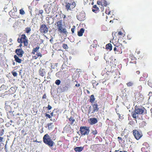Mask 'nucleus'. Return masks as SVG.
Segmentation results:
<instances>
[{
    "instance_id": "3",
    "label": "nucleus",
    "mask_w": 152,
    "mask_h": 152,
    "mask_svg": "<svg viewBox=\"0 0 152 152\" xmlns=\"http://www.w3.org/2000/svg\"><path fill=\"white\" fill-rule=\"evenodd\" d=\"M44 142L49 147L53 146L54 143V142L51 139L49 135L47 134L44 135L43 137Z\"/></svg>"
},
{
    "instance_id": "28",
    "label": "nucleus",
    "mask_w": 152,
    "mask_h": 152,
    "mask_svg": "<svg viewBox=\"0 0 152 152\" xmlns=\"http://www.w3.org/2000/svg\"><path fill=\"white\" fill-rule=\"evenodd\" d=\"M115 35H117V36H120L121 35L122 36H123L124 35V33L121 32V31H119L118 32H116L115 33Z\"/></svg>"
},
{
    "instance_id": "49",
    "label": "nucleus",
    "mask_w": 152,
    "mask_h": 152,
    "mask_svg": "<svg viewBox=\"0 0 152 152\" xmlns=\"http://www.w3.org/2000/svg\"><path fill=\"white\" fill-rule=\"evenodd\" d=\"M106 75H107V78H106V79L105 80V81H106V80H107L108 79H109V78H110V76H109V75L108 74H106Z\"/></svg>"
},
{
    "instance_id": "51",
    "label": "nucleus",
    "mask_w": 152,
    "mask_h": 152,
    "mask_svg": "<svg viewBox=\"0 0 152 152\" xmlns=\"http://www.w3.org/2000/svg\"><path fill=\"white\" fill-rule=\"evenodd\" d=\"M3 137H0V142H3Z\"/></svg>"
},
{
    "instance_id": "35",
    "label": "nucleus",
    "mask_w": 152,
    "mask_h": 152,
    "mask_svg": "<svg viewBox=\"0 0 152 152\" xmlns=\"http://www.w3.org/2000/svg\"><path fill=\"white\" fill-rule=\"evenodd\" d=\"M20 14L22 15H23L25 14V12L24 10L21 9L19 10Z\"/></svg>"
},
{
    "instance_id": "6",
    "label": "nucleus",
    "mask_w": 152,
    "mask_h": 152,
    "mask_svg": "<svg viewBox=\"0 0 152 152\" xmlns=\"http://www.w3.org/2000/svg\"><path fill=\"white\" fill-rule=\"evenodd\" d=\"M114 45L115 47L114 48V50L115 53H121L122 52V50L124 48V47L122 44L120 43H116Z\"/></svg>"
},
{
    "instance_id": "34",
    "label": "nucleus",
    "mask_w": 152,
    "mask_h": 152,
    "mask_svg": "<svg viewBox=\"0 0 152 152\" xmlns=\"http://www.w3.org/2000/svg\"><path fill=\"white\" fill-rule=\"evenodd\" d=\"M62 47L65 49H67L68 48L67 45L65 44H63Z\"/></svg>"
},
{
    "instance_id": "1",
    "label": "nucleus",
    "mask_w": 152,
    "mask_h": 152,
    "mask_svg": "<svg viewBox=\"0 0 152 152\" xmlns=\"http://www.w3.org/2000/svg\"><path fill=\"white\" fill-rule=\"evenodd\" d=\"M145 110L144 107L139 108L136 106L134 107V111L132 113V116L133 118H138L139 115L142 114Z\"/></svg>"
},
{
    "instance_id": "43",
    "label": "nucleus",
    "mask_w": 152,
    "mask_h": 152,
    "mask_svg": "<svg viewBox=\"0 0 152 152\" xmlns=\"http://www.w3.org/2000/svg\"><path fill=\"white\" fill-rule=\"evenodd\" d=\"M12 73L14 77H16L17 75V73L15 72H12Z\"/></svg>"
},
{
    "instance_id": "41",
    "label": "nucleus",
    "mask_w": 152,
    "mask_h": 152,
    "mask_svg": "<svg viewBox=\"0 0 152 152\" xmlns=\"http://www.w3.org/2000/svg\"><path fill=\"white\" fill-rule=\"evenodd\" d=\"M105 13L107 15H109L110 13V11L109 10V9H106L105 11Z\"/></svg>"
},
{
    "instance_id": "26",
    "label": "nucleus",
    "mask_w": 152,
    "mask_h": 152,
    "mask_svg": "<svg viewBox=\"0 0 152 152\" xmlns=\"http://www.w3.org/2000/svg\"><path fill=\"white\" fill-rule=\"evenodd\" d=\"M93 8L94 9H93L92 10V11L96 13L99 9L97 7V6L96 5H94L93 6Z\"/></svg>"
},
{
    "instance_id": "18",
    "label": "nucleus",
    "mask_w": 152,
    "mask_h": 152,
    "mask_svg": "<svg viewBox=\"0 0 152 152\" xmlns=\"http://www.w3.org/2000/svg\"><path fill=\"white\" fill-rule=\"evenodd\" d=\"M90 124H94L97 122V119L95 118H91L90 119Z\"/></svg>"
},
{
    "instance_id": "50",
    "label": "nucleus",
    "mask_w": 152,
    "mask_h": 152,
    "mask_svg": "<svg viewBox=\"0 0 152 152\" xmlns=\"http://www.w3.org/2000/svg\"><path fill=\"white\" fill-rule=\"evenodd\" d=\"M53 37H52L51 39L50 40V42L51 43H53Z\"/></svg>"
},
{
    "instance_id": "10",
    "label": "nucleus",
    "mask_w": 152,
    "mask_h": 152,
    "mask_svg": "<svg viewBox=\"0 0 152 152\" xmlns=\"http://www.w3.org/2000/svg\"><path fill=\"white\" fill-rule=\"evenodd\" d=\"M80 131L82 135H88L90 132L89 127L86 126L81 127L80 128Z\"/></svg>"
},
{
    "instance_id": "44",
    "label": "nucleus",
    "mask_w": 152,
    "mask_h": 152,
    "mask_svg": "<svg viewBox=\"0 0 152 152\" xmlns=\"http://www.w3.org/2000/svg\"><path fill=\"white\" fill-rule=\"evenodd\" d=\"M38 12V15H39V14L42 15L43 12V11L42 10H39Z\"/></svg>"
},
{
    "instance_id": "42",
    "label": "nucleus",
    "mask_w": 152,
    "mask_h": 152,
    "mask_svg": "<svg viewBox=\"0 0 152 152\" xmlns=\"http://www.w3.org/2000/svg\"><path fill=\"white\" fill-rule=\"evenodd\" d=\"M84 92L85 94H90V91H89L87 89H84Z\"/></svg>"
},
{
    "instance_id": "47",
    "label": "nucleus",
    "mask_w": 152,
    "mask_h": 152,
    "mask_svg": "<svg viewBox=\"0 0 152 152\" xmlns=\"http://www.w3.org/2000/svg\"><path fill=\"white\" fill-rule=\"evenodd\" d=\"M56 110H54L53 112L51 113V115L52 116L55 115L54 114V113L55 112H56Z\"/></svg>"
},
{
    "instance_id": "32",
    "label": "nucleus",
    "mask_w": 152,
    "mask_h": 152,
    "mask_svg": "<svg viewBox=\"0 0 152 152\" xmlns=\"http://www.w3.org/2000/svg\"><path fill=\"white\" fill-rule=\"evenodd\" d=\"M52 123H49L47 124V126L48 129L50 130L53 128V126L52 125Z\"/></svg>"
},
{
    "instance_id": "55",
    "label": "nucleus",
    "mask_w": 152,
    "mask_h": 152,
    "mask_svg": "<svg viewBox=\"0 0 152 152\" xmlns=\"http://www.w3.org/2000/svg\"><path fill=\"white\" fill-rule=\"evenodd\" d=\"M104 4H103V5H104V6H107V2H106V1H104Z\"/></svg>"
},
{
    "instance_id": "63",
    "label": "nucleus",
    "mask_w": 152,
    "mask_h": 152,
    "mask_svg": "<svg viewBox=\"0 0 152 152\" xmlns=\"http://www.w3.org/2000/svg\"><path fill=\"white\" fill-rule=\"evenodd\" d=\"M149 94H152V92H149Z\"/></svg>"
},
{
    "instance_id": "16",
    "label": "nucleus",
    "mask_w": 152,
    "mask_h": 152,
    "mask_svg": "<svg viewBox=\"0 0 152 152\" xmlns=\"http://www.w3.org/2000/svg\"><path fill=\"white\" fill-rule=\"evenodd\" d=\"M14 58L15 59V60L17 63L20 64L21 63L22 61L21 59L19 58L20 57L19 56H17V55H14Z\"/></svg>"
},
{
    "instance_id": "5",
    "label": "nucleus",
    "mask_w": 152,
    "mask_h": 152,
    "mask_svg": "<svg viewBox=\"0 0 152 152\" xmlns=\"http://www.w3.org/2000/svg\"><path fill=\"white\" fill-rule=\"evenodd\" d=\"M58 31L61 33L66 34L67 32L66 28H64L62 20H60L56 22Z\"/></svg>"
},
{
    "instance_id": "29",
    "label": "nucleus",
    "mask_w": 152,
    "mask_h": 152,
    "mask_svg": "<svg viewBox=\"0 0 152 152\" xmlns=\"http://www.w3.org/2000/svg\"><path fill=\"white\" fill-rule=\"evenodd\" d=\"M126 84L128 87H132L133 86L134 83L132 81H129Z\"/></svg>"
},
{
    "instance_id": "2",
    "label": "nucleus",
    "mask_w": 152,
    "mask_h": 152,
    "mask_svg": "<svg viewBox=\"0 0 152 152\" xmlns=\"http://www.w3.org/2000/svg\"><path fill=\"white\" fill-rule=\"evenodd\" d=\"M65 8L67 11H72L76 6L74 0H67L65 3Z\"/></svg>"
},
{
    "instance_id": "17",
    "label": "nucleus",
    "mask_w": 152,
    "mask_h": 152,
    "mask_svg": "<svg viewBox=\"0 0 152 152\" xmlns=\"http://www.w3.org/2000/svg\"><path fill=\"white\" fill-rule=\"evenodd\" d=\"M46 73L45 69L40 68L39 70V74L40 76L43 77Z\"/></svg>"
},
{
    "instance_id": "31",
    "label": "nucleus",
    "mask_w": 152,
    "mask_h": 152,
    "mask_svg": "<svg viewBox=\"0 0 152 152\" xmlns=\"http://www.w3.org/2000/svg\"><path fill=\"white\" fill-rule=\"evenodd\" d=\"M10 16L11 17L14 18H16L18 17L17 15H16V13L14 12L12 13V14L10 15Z\"/></svg>"
},
{
    "instance_id": "22",
    "label": "nucleus",
    "mask_w": 152,
    "mask_h": 152,
    "mask_svg": "<svg viewBox=\"0 0 152 152\" xmlns=\"http://www.w3.org/2000/svg\"><path fill=\"white\" fill-rule=\"evenodd\" d=\"M112 46L111 43H109L107 44L106 45V49L107 50H109L110 51L112 50Z\"/></svg>"
},
{
    "instance_id": "25",
    "label": "nucleus",
    "mask_w": 152,
    "mask_h": 152,
    "mask_svg": "<svg viewBox=\"0 0 152 152\" xmlns=\"http://www.w3.org/2000/svg\"><path fill=\"white\" fill-rule=\"evenodd\" d=\"M9 91L10 93V94H13L15 92V88L13 87H11L9 90Z\"/></svg>"
},
{
    "instance_id": "54",
    "label": "nucleus",
    "mask_w": 152,
    "mask_h": 152,
    "mask_svg": "<svg viewBox=\"0 0 152 152\" xmlns=\"http://www.w3.org/2000/svg\"><path fill=\"white\" fill-rule=\"evenodd\" d=\"M80 83L77 84L75 85V86L76 87H79L80 86Z\"/></svg>"
},
{
    "instance_id": "40",
    "label": "nucleus",
    "mask_w": 152,
    "mask_h": 152,
    "mask_svg": "<svg viewBox=\"0 0 152 152\" xmlns=\"http://www.w3.org/2000/svg\"><path fill=\"white\" fill-rule=\"evenodd\" d=\"M92 133L94 135L98 133L96 129L94 130H92Z\"/></svg>"
},
{
    "instance_id": "45",
    "label": "nucleus",
    "mask_w": 152,
    "mask_h": 152,
    "mask_svg": "<svg viewBox=\"0 0 152 152\" xmlns=\"http://www.w3.org/2000/svg\"><path fill=\"white\" fill-rule=\"evenodd\" d=\"M73 27L71 29V31L72 33V34H73L74 32V31L75 29V26H73Z\"/></svg>"
},
{
    "instance_id": "59",
    "label": "nucleus",
    "mask_w": 152,
    "mask_h": 152,
    "mask_svg": "<svg viewBox=\"0 0 152 152\" xmlns=\"http://www.w3.org/2000/svg\"><path fill=\"white\" fill-rule=\"evenodd\" d=\"M140 51H137V53L138 54H140Z\"/></svg>"
},
{
    "instance_id": "24",
    "label": "nucleus",
    "mask_w": 152,
    "mask_h": 152,
    "mask_svg": "<svg viewBox=\"0 0 152 152\" xmlns=\"http://www.w3.org/2000/svg\"><path fill=\"white\" fill-rule=\"evenodd\" d=\"M42 54L40 52L37 53L35 56H33L32 58H33L35 59H36L38 58V57H42Z\"/></svg>"
},
{
    "instance_id": "15",
    "label": "nucleus",
    "mask_w": 152,
    "mask_h": 152,
    "mask_svg": "<svg viewBox=\"0 0 152 152\" xmlns=\"http://www.w3.org/2000/svg\"><path fill=\"white\" fill-rule=\"evenodd\" d=\"M70 86V82L67 81L65 82V86L63 87V89L64 91L67 90Z\"/></svg>"
},
{
    "instance_id": "56",
    "label": "nucleus",
    "mask_w": 152,
    "mask_h": 152,
    "mask_svg": "<svg viewBox=\"0 0 152 152\" xmlns=\"http://www.w3.org/2000/svg\"><path fill=\"white\" fill-rule=\"evenodd\" d=\"M136 73L137 75H139L140 74V72L139 71H136Z\"/></svg>"
},
{
    "instance_id": "30",
    "label": "nucleus",
    "mask_w": 152,
    "mask_h": 152,
    "mask_svg": "<svg viewBox=\"0 0 152 152\" xmlns=\"http://www.w3.org/2000/svg\"><path fill=\"white\" fill-rule=\"evenodd\" d=\"M92 82L94 87H95L99 84L98 83L96 82L95 80H93Z\"/></svg>"
},
{
    "instance_id": "13",
    "label": "nucleus",
    "mask_w": 152,
    "mask_h": 152,
    "mask_svg": "<svg viewBox=\"0 0 152 152\" xmlns=\"http://www.w3.org/2000/svg\"><path fill=\"white\" fill-rule=\"evenodd\" d=\"M77 19L80 21H82L85 19V14L83 13H80L77 15Z\"/></svg>"
},
{
    "instance_id": "4",
    "label": "nucleus",
    "mask_w": 152,
    "mask_h": 152,
    "mask_svg": "<svg viewBox=\"0 0 152 152\" xmlns=\"http://www.w3.org/2000/svg\"><path fill=\"white\" fill-rule=\"evenodd\" d=\"M17 41L18 43H23L25 47H27L28 46V41L25 34H22L20 38H18Z\"/></svg>"
},
{
    "instance_id": "37",
    "label": "nucleus",
    "mask_w": 152,
    "mask_h": 152,
    "mask_svg": "<svg viewBox=\"0 0 152 152\" xmlns=\"http://www.w3.org/2000/svg\"><path fill=\"white\" fill-rule=\"evenodd\" d=\"M148 85L149 86L152 87V81L151 80H149L148 81Z\"/></svg>"
},
{
    "instance_id": "48",
    "label": "nucleus",
    "mask_w": 152,
    "mask_h": 152,
    "mask_svg": "<svg viewBox=\"0 0 152 152\" xmlns=\"http://www.w3.org/2000/svg\"><path fill=\"white\" fill-rule=\"evenodd\" d=\"M51 72H49L48 73V76H47V79H49V78H50V79H51V78H50V73H51Z\"/></svg>"
},
{
    "instance_id": "39",
    "label": "nucleus",
    "mask_w": 152,
    "mask_h": 152,
    "mask_svg": "<svg viewBox=\"0 0 152 152\" xmlns=\"http://www.w3.org/2000/svg\"><path fill=\"white\" fill-rule=\"evenodd\" d=\"M4 129H2L0 130V137L2 136L4 134Z\"/></svg>"
},
{
    "instance_id": "46",
    "label": "nucleus",
    "mask_w": 152,
    "mask_h": 152,
    "mask_svg": "<svg viewBox=\"0 0 152 152\" xmlns=\"http://www.w3.org/2000/svg\"><path fill=\"white\" fill-rule=\"evenodd\" d=\"M45 116L48 118H51V116L49 114H46L45 113Z\"/></svg>"
},
{
    "instance_id": "19",
    "label": "nucleus",
    "mask_w": 152,
    "mask_h": 152,
    "mask_svg": "<svg viewBox=\"0 0 152 152\" xmlns=\"http://www.w3.org/2000/svg\"><path fill=\"white\" fill-rule=\"evenodd\" d=\"M84 149V147H77L74 148V151L76 152H80L82 151Z\"/></svg>"
},
{
    "instance_id": "8",
    "label": "nucleus",
    "mask_w": 152,
    "mask_h": 152,
    "mask_svg": "<svg viewBox=\"0 0 152 152\" xmlns=\"http://www.w3.org/2000/svg\"><path fill=\"white\" fill-rule=\"evenodd\" d=\"M132 133L134 138L137 140H139L143 136L142 132L136 129L132 131Z\"/></svg>"
},
{
    "instance_id": "62",
    "label": "nucleus",
    "mask_w": 152,
    "mask_h": 152,
    "mask_svg": "<svg viewBox=\"0 0 152 152\" xmlns=\"http://www.w3.org/2000/svg\"><path fill=\"white\" fill-rule=\"evenodd\" d=\"M100 3H101V2H100V1L99 2V1H98L97 2V4H100Z\"/></svg>"
},
{
    "instance_id": "38",
    "label": "nucleus",
    "mask_w": 152,
    "mask_h": 152,
    "mask_svg": "<svg viewBox=\"0 0 152 152\" xmlns=\"http://www.w3.org/2000/svg\"><path fill=\"white\" fill-rule=\"evenodd\" d=\"M55 83L57 85H59L61 83V81L59 80H57L56 81Z\"/></svg>"
},
{
    "instance_id": "61",
    "label": "nucleus",
    "mask_w": 152,
    "mask_h": 152,
    "mask_svg": "<svg viewBox=\"0 0 152 152\" xmlns=\"http://www.w3.org/2000/svg\"><path fill=\"white\" fill-rule=\"evenodd\" d=\"M151 115L152 116V108L151 109Z\"/></svg>"
},
{
    "instance_id": "58",
    "label": "nucleus",
    "mask_w": 152,
    "mask_h": 152,
    "mask_svg": "<svg viewBox=\"0 0 152 152\" xmlns=\"http://www.w3.org/2000/svg\"><path fill=\"white\" fill-rule=\"evenodd\" d=\"M118 139H119V140H122V138L121 137H118Z\"/></svg>"
},
{
    "instance_id": "7",
    "label": "nucleus",
    "mask_w": 152,
    "mask_h": 152,
    "mask_svg": "<svg viewBox=\"0 0 152 152\" xmlns=\"http://www.w3.org/2000/svg\"><path fill=\"white\" fill-rule=\"evenodd\" d=\"M94 44L90 46V48L88 50V52L91 55L94 54V52L96 50V48L97 47V41L94 40L93 41Z\"/></svg>"
},
{
    "instance_id": "33",
    "label": "nucleus",
    "mask_w": 152,
    "mask_h": 152,
    "mask_svg": "<svg viewBox=\"0 0 152 152\" xmlns=\"http://www.w3.org/2000/svg\"><path fill=\"white\" fill-rule=\"evenodd\" d=\"M31 31V28L30 27H27L25 28L26 33L28 34Z\"/></svg>"
},
{
    "instance_id": "21",
    "label": "nucleus",
    "mask_w": 152,
    "mask_h": 152,
    "mask_svg": "<svg viewBox=\"0 0 152 152\" xmlns=\"http://www.w3.org/2000/svg\"><path fill=\"white\" fill-rule=\"evenodd\" d=\"M40 48L38 46H37L35 48H34L32 50L31 53L33 54H35V53L37 52L38 50Z\"/></svg>"
},
{
    "instance_id": "27",
    "label": "nucleus",
    "mask_w": 152,
    "mask_h": 152,
    "mask_svg": "<svg viewBox=\"0 0 152 152\" xmlns=\"http://www.w3.org/2000/svg\"><path fill=\"white\" fill-rule=\"evenodd\" d=\"M94 96H91L90 98V102L91 103H94L95 100V98L94 97Z\"/></svg>"
},
{
    "instance_id": "64",
    "label": "nucleus",
    "mask_w": 152,
    "mask_h": 152,
    "mask_svg": "<svg viewBox=\"0 0 152 152\" xmlns=\"http://www.w3.org/2000/svg\"><path fill=\"white\" fill-rule=\"evenodd\" d=\"M24 130H22L21 131V133H24Z\"/></svg>"
},
{
    "instance_id": "9",
    "label": "nucleus",
    "mask_w": 152,
    "mask_h": 152,
    "mask_svg": "<svg viewBox=\"0 0 152 152\" xmlns=\"http://www.w3.org/2000/svg\"><path fill=\"white\" fill-rule=\"evenodd\" d=\"M92 108L91 106L89 107L88 113V114L93 113L96 112L98 111L99 108L98 107V105L97 104H92Z\"/></svg>"
},
{
    "instance_id": "12",
    "label": "nucleus",
    "mask_w": 152,
    "mask_h": 152,
    "mask_svg": "<svg viewBox=\"0 0 152 152\" xmlns=\"http://www.w3.org/2000/svg\"><path fill=\"white\" fill-rule=\"evenodd\" d=\"M15 53L17 56L20 57H22L24 53V52L21 48H18L15 50Z\"/></svg>"
},
{
    "instance_id": "14",
    "label": "nucleus",
    "mask_w": 152,
    "mask_h": 152,
    "mask_svg": "<svg viewBox=\"0 0 152 152\" xmlns=\"http://www.w3.org/2000/svg\"><path fill=\"white\" fill-rule=\"evenodd\" d=\"M135 97L137 103H140L143 101L144 98L143 96H136Z\"/></svg>"
},
{
    "instance_id": "20",
    "label": "nucleus",
    "mask_w": 152,
    "mask_h": 152,
    "mask_svg": "<svg viewBox=\"0 0 152 152\" xmlns=\"http://www.w3.org/2000/svg\"><path fill=\"white\" fill-rule=\"evenodd\" d=\"M85 30L83 28H81L80 31L77 32V35L79 37H81L83 36V34L84 33Z\"/></svg>"
},
{
    "instance_id": "23",
    "label": "nucleus",
    "mask_w": 152,
    "mask_h": 152,
    "mask_svg": "<svg viewBox=\"0 0 152 152\" xmlns=\"http://www.w3.org/2000/svg\"><path fill=\"white\" fill-rule=\"evenodd\" d=\"M69 123L71 125H72L73 124V123L75 121V119L72 116H71L70 118H69Z\"/></svg>"
},
{
    "instance_id": "11",
    "label": "nucleus",
    "mask_w": 152,
    "mask_h": 152,
    "mask_svg": "<svg viewBox=\"0 0 152 152\" xmlns=\"http://www.w3.org/2000/svg\"><path fill=\"white\" fill-rule=\"evenodd\" d=\"M39 30L41 33L44 34L48 32V28L46 24H42L40 26Z\"/></svg>"
},
{
    "instance_id": "36",
    "label": "nucleus",
    "mask_w": 152,
    "mask_h": 152,
    "mask_svg": "<svg viewBox=\"0 0 152 152\" xmlns=\"http://www.w3.org/2000/svg\"><path fill=\"white\" fill-rule=\"evenodd\" d=\"M1 90H6V86L4 85H2L0 87Z\"/></svg>"
},
{
    "instance_id": "53",
    "label": "nucleus",
    "mask_w": 152,
    "mask_h": 152,
    "mask_svg": "<svg viewBox=\"0 0 152 152\" xmlns=\"http://www.w3.org/2000/svg\"><path fill=\"white\" fill-rule=\"evenodd\" d=\"M48 109L49 110H50L51 109L52 107H51V106H50L49 105H48Z\"/></svg>"
},
{
    "instance_id": "60",
    "label": "nucleus",
    "mask_w": 152,
    "mask_h": 152,
    "mask_svg": "<svg viewBox=\"0 0 152 152\" xmlns=\"http://www.w3.org/2000/svg\"><path fill=\"white\" fill-rule=\"evenodd\" d=\"M22 43H21L19 45V47H22Z\"/></svg>"
},
{
    "instance_id": "57",
    "label": "nucleus",
    "mask_w": 152,
    "mask_h": 152,
    "mask_svg": "<svg viewBox=\"0 0 152 152\" xmlns=\"http://www.w3.org/2000/svg\"><path fill=\"white\" fill-rule=\"evenodd\" d=\"M46 96H43L42 97V98L43 99L44 98H46Z\"/></svg>"
},
{
    "instance_id": "52",
    "label": "nucleus",
    "mask_w": 152,
    "mask_h": 152,
    "mask_svg": "<svg viewBox=\"0 0 152 152\" xmlns=\"http://www.w3.org/2000/svg\"><path fill=\"white\" fill-rule=\"evenodd\" d=\"M8 107V108H10V106H7V105H6V103H5V109L6 110H7V108Z\"/></svg>"
}]
</instances>
